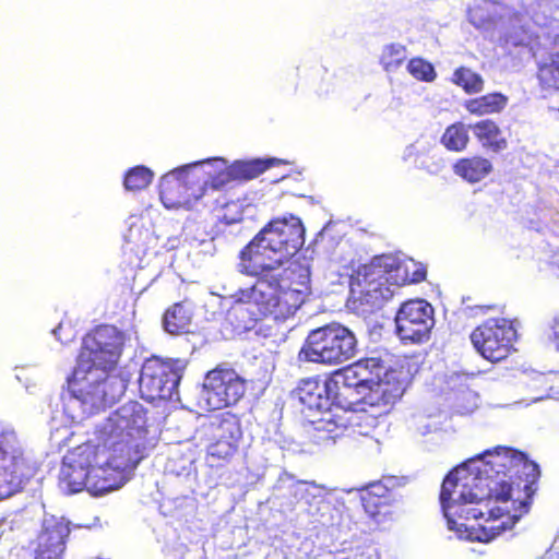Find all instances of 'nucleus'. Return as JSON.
I'll use <instances>...</instances> for the list:
<instances>
[{
  "label": "nucleus",
  "mask_w": 559,
  "mask_h": 559,
  "mask_svg": "<svg viewBox=\"0 0 559 559\" xmlns=\"http://www.w3.org/2000/svg\"><path fill=\"white\" fill-rule=\"evenodd\" d=\"M304 236L300 218L290 215L272 221L250 241L240 253L238 269L259 278L253 286L230 296L234 304L228 320L250 329L264 317L285 320L296 312L310 292L309 269L297 265L290 270L297 281L286 288L278 284L280 273L275 272L302 247Z\"/></svg>",
  "instance_id": "obj_1"
},
{
  "label": "nucleus",
  "mask_w": 559,
  "mask_h": 559,
  "mask_svg": "<svg viewBox=\"0 0 559 559\" xmlns=\"http://www.w3.org/2000/svg\"><path fill=\"white\" fill-rule=\"evenodd\" d=\"M520 466L527 478L538 476V465L524 453L498 447L483 456L468 460L455 467L444 478L440 491V504L449 531L460 539L489 543L504 530V523L495 524L500 510L490 508L495 493L497 501L511 498V486L503 478L518 474Z\"/></svg>",
  "instance_id": "obj_2"
},
{
  "label": "nucleus",
  "mask_w": 559,
  "mask_h": 559,
  "mask_svg": "<svg viewBox=\"0 0 559 559\" xmlns=\"http://www.w3.org/2000/svg\"><path fill=\"white\" fill-rule=\"evenodd\" d=\"M126 341V334L112 325L98 326L84 337L69 381L71 394L64 405L73 420H83L115 403L126 392V380L108 374L117 365Z\"/></svg>",
  "instance_id": "obj_3"
},
{
  "label": "nucleus",
  "mask_w": 559,
  "mask_h": 559,
  "mask_svg": "<svg viewBox=\"0 0 559 559\" xmlns=\"http://www.w3.org/2000/svg\"><path fill=\"white\" fill-rule=\"evenodd\" d=\"M67 453L60 469V486L69 493L83 489L98 497L122 487L131 471L118 467V456L97 438Z\"/></svg>",
  "instance_id": "obj_4"
},
{
  "label": "nucleus",
  "mask_w": 559,
  "mask_h": 559,
  "mask_svg": "<svg viewBox=\"0 0 559 559\" xmlns=\"http://www.w3.org/2000/svg\"><path fill=\"white\" fill-rule=\"evenodd\" d=\"M425 276V267L414 260L402 262L396 257L383 254L373 258L350 276V295L354 302L378 308L393 297L395 289L419 283Z\"/></svg>",
  "instance_id": "obj_5"
},
{
  "label": "nucleus",
  "mask_w": 559,
  "mask_h": 559,
  "mask_svg": "<svg viewBox=\"0 0 559 559\" xmlns=\"http://www.w3.org/2000/svg\"><path fill=\"white\" fill-rule=\"evenodd\" d=\"M146 412L130 401L110 414L98 428L97 438L118 456V467L132 471L145 449Z\"/></svg>",
  "instance_id": "obj_6"
},
{
  "label": "nucleus",
  "mask_w": 559,
  "mask_h": 559,
  "mask_svg": "<svg viewBox=\"0 0 559 559\" xmlns=\"http://www.w3.org/2000/svg\"><path fill=\"white\" fill-rule=\"evenodd\" d=\"M468 20L487 38L504 45H525L530 38V26L523 15L504 3L479 0L468 10Z\"/></svg>",
  "instance_id": "obj_7"
},
{
  "label": "nucleus",
  "mask_w": 559,
  "mask_h": 559,
  "mask_svg": "<svg viewBox=\"0 0 559 559\" xmlns=\"http://www.w3.org/2000/svg\"><path fill=\"white\" fill-rule=\"evenodd\" d=\"M285 162L277 158H267V159H252V160H239L234 163L229 168H227L226 160L223 158H207L200 162H194L181 167H178L166 175H164L160 179L159 183V194L163 204L166 207L177 206L179 204H185L189 201L187 198H176L173 193V185L175 183L180 187L178 180H175L179 174L185 170L198 168V167H215V173H218V177L215 179V185H224L229 181V179H253L258 177L265 169L284 164Z\"/></svg>",
  "instance_id": "obj_8"
},
{
  "label": "nucleus",
  "mask_w": 559,
  "mask_h": 559,
  "mask_svg": "<svg viewBox=\"0 0 559 559\" xmlns=\"http://www.w3.org/2000/svg\"><path fill=\"white\" fill-rule=\"evenodd\" d=\"M358 342L346 326L331 323L312 330L299 352V359L323 365H340L357 355Z\"/></svg>",
  "instance_id": "obj_9"
},
{
  "label": "nucleus",
  "mask_w": 559,
  "mask_h": 559,
  "mask_svg": "<svg viewBox=\"0 0 559 559\" xmlns=\"http://www.w3.org/2000/svg\"><path fill=\"white\" fill-rule=\"evenodd\" d=\"M28 476L29 467L15 431L0 426V500L16 493Z\"/></svg>",
  "instance_id": "obj_10"
},
{
  "label": "nucleus",
  "mask_w": 559,
  "mask_h": 559,
  "mask_svg": "<svg viewBox=\"0 0 559 559\" xmlns=\"http://www.w3.org/2000/svg\"><path fill=\"white\" fill-rule=\"evenodd\" d=\"M186 368L183 360L164 361L153 357L141 369L139 385L142 397L148 401L170 400L177 393V386Z\"/></svg>",
  "instance_id": "obj_11"
},
{
  "label": "nucleus",
  "mask_w": 559,
  "mask_h": 559,
  "mask_svg": "<svg viewBox=\"0 0 559 559\" xmlns=\"http://www.w3.org/2000/svg\"><path fill=\"white\" fill-rule=\"evenodd\" d=\"M515 334L510 321L504 318H492L473 331L471 341L485 359L500 361L509 355Z\"/></svg>",
  "instance_id": "obj_12"
},
{
  "label": "nucleus",
  "mask_w": 559,
  "mask_h": 559,
  "mask_svg": "<svg viewBox=\"0 0 559 559\" xmlns=\"http://www.w3.org/2000/svg\"><path fill=\"white\" fill-rule=\"evenodd\" d=\"M395 324L402 342L425 343L430 338L435 325L433 308L424 299L408 300L399 309Z\"/></svg>",
  "instance_id": "obj_13"
},
{
  "label": "nucleus",
  "mask_w": 559,
  "mask_h": 559,
  "mask_svg": "<svg viewBox=\"0 0 559 559\" xmlns=\"http://www.w3.org/2000/svg\"><path fill=\"white\" fill-rule=\"evenodd\" d=\"M245 392V380L235 370L216 368L207 372L201 396L209 409H219L236 404Z\"/></svg>",
  "instance_id": "obj_14"
},
{
  "label": "nucleus",
  "mask_w": 559,
  "mask_h": 559,
  "mask_svg": "<svg viewBox=\"0 0 559 559\" xmlns=\"http://www.w3.org/2000/svg\"><path fill=\"white\" fill-rule=\"evenodd\" d=\"M69 522L63 518L45 515L37 537L35 559H63Z\"/></svg>",
  "instance_id": "obj_15"
},
{
  "label": "nucleus",
  "mask_w": 559,
  "mask_h": 559,
  "mask_svg": "<svg viewBox=\"0 0 559 559\" xmlns=\"http://www.w3.org/2000/svg\"><path fill=\"white\" fill-rule=\"evenodd\" d=\"M295 394L304 406L301 412L306 418L314 417L316 413L321 415L332 412L334 401L337 399L329 380L305 379L300 382Z\"/></svg>",
  "instance_id": "obj_16"
},
{
  "label": "nucleus",
  "mask_w": 559,
  "mask_h": 559,
  "mask_svg": "<svg viewBox=\"0 0 559 559\" xmlns=\"http://www.w3.org/2000/svg\"><path fill=\"white\" fill-rule=\"evenodd\" d=\"M406 386V377L403 371L386 369L379 376L367 401L376 405L394 404L404 393Z\"/></svg>",
  "instance_id": "obj_17"
},
{
  "label": "nucleus",
  "mask_w": 559,
  "mask_h": 559,
  "mask_svg": "<svg viewBox=\"0 0 559 559\" xmlns=\"http://www.w3.org/2000/svg\"><path fill=\"white\" fill-rule=\"evenodd\" d=\"M347 430L346 420L336 414L323 413L319 418L307 417L304 431L313 443L335 441Z\"/></svg>",
  "instance_id": "obj_18"
},
{
  "label": "nucleus",
  "mask_w": 559,
  "mask_h": 559,
  "mask_svg": "<svg viewBox=\"0 0 559 559\" xmlns=\"http://www.w3.org/2000/svg\"><path fill=\"white\" fill-rule=\"evenodd\" d=\"M202 171L209 177H213V186L219 187L221 185H215V179L218 177V173H215V167H198L189 170H185L181 174H179L177 177H175V180H178L180 187H178L175 183L173 185V193L176 198H187L189 201L185 204H179L176 207L181 206H190L192 200H198L201 197L200 189H195L192 187L194 183L193 178L197 177V179H200V176H197V173ZM175 206H171L170 209H174Z\"/></svg>",
  "instance_id": "obj_19"
},
{
  "label": "nucleus",
  "mask_w": 559,
  "mask_h": 559,
  "mask_svg": "<svg viewBox=\"0 0 559 559\" xmlns=\"http://www.w3.org/2000/svg\"><path fill=\"white\" fill-rule=\"evenodd\" d=\"M453 171L463 180L477 183L492 171V164L489 159L480 156L461 158L454 164Z\"/></svg>",
  "instance_id": "obj_20"
},
{
  "label": "nucleus",
  "mask_w": 559,
  "mask_h": 559,
  "mask_svg": "<svg viewBox=\"0 0 559 559\" xmlns=\"http://www.w3.org/2000/svg\"><path fill=\"white\" fill-rule=\"evenodd\" d=\"M471 130L481 145L493 152L507 148V141L501 136V130L492 120H481L471 124Z\"/></svg>",
  "instance_id": "obj_21"
},
{
  "label": "nucleus",
  "mask_w": 559,
  "mask_h": 559,
  "mask_svg": "<svg viewBox=\"0 0 559 559\" xmlns=\"http://www.w3.org/2000/svg\"><path fill=\"white\" fill-rule=\"evenodd\" d=\"M212 438L226 440L239 444L242 436L239 418L233 414L226 413L216 417L210 424Z\"/></svg>",
  "instance_id": "obj_22"
},
{
  "label": "nucleus",
  "mask_w": 559,
  "mask_h": 559,
  "mask_svg": "<svg viewBox=\"0 0 559 559\" xmlns=\"http://www.w3.org/2000/svg\"><path fill=\"white\" fill-rule=\"evenodd\" d=\"M508 104V97L501 93H490L481 97L466 100L465 109L475 116H485L502 111Z\"/></svg>",
  "instance_id": "obj_23"
},
{
  "label": "nucleus",
  "mask_w": 559,
  "mask_h": 559,
  "mask_svg": "<svg viewBox=\"0 0 559 559\" xmlns=\"http://www.w3.org/2000/svg\"><path fill=\"white\" fill-rule=\"evenodd\" d=\"M191 322V310L185 302L175 304L163 318V325L169 334H180L188 331Z\"/></svg>",
  "instance_id": "obj_24"
},
{
  "label": "nucleus",
  "mask_w": 559,
  "mask_h": 559,
  "mask_svg": "<svg viewBox=\"0 0 559 559\" xmlns=\"http://www.w3.org/2000/svg\"><path fill=\"white\" fill-rule=\"evenodd\" d=\"M354 366L365 392V400H367L379 376L384 372V366L377 358L361 359L355 362Z\"/></svg>",
  "instance_id": "obj_25"
},
{
  "label": "nucleus",
  "mask_w": 559,
  "mask_h": 559,
  "mask_svg": "<svg viewBox=\"0 0 559 559\" xmlns=\"http://www.w3.org/2000/svg\"><path fill=\"white\" fill-rule=\"evenodd\" d=\"M538 79L543 86L559 90V36L555 39L549 60L539 67Z\"/></svg>",
  "instance_id": "obj_26"
},
{
  "label": "nucleus",
  "mask_w": 559,
  "mask_h": 559,
  "mask_svg": "<svg viewBox=\"0 0 559 559\" xmlns=\"http://www.w3.org/2000/svg\"><path fill=\"white\" fill-rule=\"evenodd\" d=\"M124 239L128 243L133 245L138 251H145L151 242L154 241L153 233L144 226L143 221L139 217L130 218Z\"/></svg>",
  "instance_id": "obj_27"
},
{
  "label": "nucleus",
  "mask_w": 559,
  "mask_h": 559,
  "mask_svg": "<svg viewBox=\"0 0 559 559\" xmlns=\"http://www.w3.org/2000/svg\"><path fill=\"white\" fill-rule=\"evenodd\" d=\"M471 124L466 126L462 122H456L449 126L442 134L441 143L453 152H462L466 148L469 141L468 131Z\"/></svg>",
  "instance_id": "obj_28"
},
{
  "label": "nucleus",
  "mask_w": 559,
  "mask_h": 559,
  "mask_svg": "<svg viewBox=\"0 0 559 559\" xmlns=\"http://www.w3.org/2000/svg\"><path fill=\"white\" fill-rule=\"evenodd\" d=\"M354 364L336 371L332 378L329 379L330 385L332 390L336 393V395L341 394V390L354 389L357 394L361 395L365 399V392L362 391V386L359 378L355 372Z\"/></svg>",
  "instance_id": "obj_29"
},
{
  "label": "nucleus",
  "mask_w": 559,
  "mask_h": 559,
  "mask_svg": "<svg viewBox=\"0 0 559 559\" xmlns=\"http://www.w3.org/2000/svg\"><path fill=\"white\" fill-rule=\"evenodd\" d=\"M406 57L405 46L393 43L383 47L380 63L386 72H394L401 67Z\"/></svg>",
  "instance_id": "obj_30"
},
{
  "label": "nucleus",
  "mask_w": 559,
  "mask_h": 559,
  "mask_svg": "<svg viewBox=\"0 0 559 559\" xmlns=\"http://www.w3.org/2000/svg\"><path fill=\"white\" fill-rule=\"evenodd\" d=\"M453 81L468 94H476L484 90L483 78L467 68L457 69Z\"/></svg>",
  "instance_id": "obj_31"
},
{
  "label": "nucleus",
  "mask_w": 559,
  "mask_h": 559,
  "mask_svg": "<svg viewBox=\"0 0 559 559\" xmlns=\"http://www.w3.org/2000/svg\"><path fill=\"white\" fill-rule=\"evenodd\" d=\"M153 178V171L144 166H136L130 169L124 177V188L129 191H136L146 188Z\"/></svg>",
  "instance_id": "obj_32"
},
{
  "label": "nucleus",
  "mask_w": 559,
  "mask_h": 559,
  "mask_svg": "<svg viewBox=\"0 0 559 559\" xmlns=\"http://www.w3.org/2000/svg\"><path fill=\"white\" fill-rule=\"evenodd\" d=\"M407 71L413 78L424 82H432L437 76L433 66L423 58L411 59Z\"/></svg>",
  "instance_id": "obj_33"
},
{
  "label": "nucleus",
  "mask_w": 559,
  "mask_h": 559,
  "mask_svg": "<svg viewBox=\"0 0 559 559\" xmlns=\"http://www.w3.org/2000/svg\"><path fill=\"white\" fill-rule=\"evenodd\" d=\"M212 443L207 448V453L211 457L229 460L238 450V444L216 438H212Z\"/></svg>",
  "instance_id": "obj_34"
},
{
  "label": "nucleus",
  "mask_w": 559,
  "mask_h": 559,
  "mask_svg": "<svg viewBox=\"0 0 559 559\" xmlns=\"http://www.w3.org/2000/svg\"><path fill=\"white\" fill-rule=\"evenodd\" d=\"M323 488L321 486L316 485L314 483H305L298 481L295 485V496L299 497L302 500H306L307 503L310 502V498H317L322 495Z\"/></svg>",
  "instance_id": "obj_35"
},
{
  "label": "nucleus",
  "mask_w": 559,
  "mask_h": 559,
  "mask_svg": "<svg viewBox=\"0 0 559 559\" xmlns=\"http://www.w3.org/2000/svg\"><path fill=\"white\" fill-rule=\"evenodd\" d=\"M550 2L548 0H539L536 3V8L532 9L531 20L539 26H545L548 24V19L550 16Z\"/></svg>",
  "instance_id": "obj_36"
},
{
  "label": "nucleus",
  "mask_w": 559,
  "mask_h": 559,
  "mask_svg": "<svg viewBox=\"0 0 559 559\" xmlns=\"http://www.w3.org/2000/svg\"><path fill=\"white\" fill-rule=\"evenodd\" d=\"M386 491V488L380 484L371 485L369 489H367L366 493L362 496V502L368 512H370L371 515H376V511H370L369 506L373 503L372 497H378L379 499L384 496Z\"/></svg>",
  "instance_id": "obj_37"
},
{
  "label": "nucleus",
  "mask_w": 559,
  "mask_h": 559,
  "mask_svg": "<svg viewBox=\"0 0 559 559\" xmlns=\"http://www.w3.org/2000/svg\"><path fill=\"white\" fill-rule=\"evenodd\" d=\"M346 559H379L374 547H358Z\"/></svg>",
  "instance_id": "obj_38"
},
{
  "label": "nucleus",
  "mask_w": 559,
  "mask_h": 559,
  "mask_svg": "<svg viewBox=\"0 0 559 559\" xmlns=\"http://www.w3.org/2000/svg\"><path fill=\"white\" fill-rule=\"evenodd\" d=\"M552 332H554V336L558 343V348H559V319L555 320L554 325H552Z\"/></svg>",
  "instance_id": "obj_39"
},
{
  "label": "nucleus",
  "mask_w": 559,
  "mask_h": 559,
  "mask_svg": "<svg viewBox=\"0 0 559 559\" xmlns=\"http://www.w3.org/2000/svg\"><path fill=\"white\" fill-rule=\"evenodd\" d=\"M552 263L559 267V252L554 255Z\"/></svg>",
  "instance_id": "obj_40"
},
{
  "label": "nucleus",
  "mask_w": 559,
  "mask_h": 559,
  "mask_svg": "<svg viewBox=\"0 0 559 559\" xmlns=\"http://www.w3.org/2000/svg\"><path fill=\"white\" fill-rule=\"evenodd\" d=\"M62 329V324H59L57 329H55L52 332L57 336L58 332Z\"/></svg>",
  "instance_id": "obj_41"
},
{
  "label": "nucleus",
  "mask_w": 559,
  "mask_h": 559,
  "mask_svg": "<svg viewBox=\"0 0 559 559\" xmlns=\"http://www.w3.org/2000/svg\"><path fill=\"white\" fill-rule=\"evenodd\" d=\"M419 143H416L415 145H412L411 148H416Z\"/></svg>",
  "instance_id": "obj_42"
},
{
  "label": "nucleus",
  "mask_w": 559,
  "mask_h": 559,
  "mask_svg": "<svg viewBox=\"0 0 559 559\" xmlns=\"http://www.w3.org/2000/svg\"><path fill=\"white\" fill-rule=\"evenodd\" d=\"M558 111H559V107H558Z\"/></svg>",
  "instance_id": "obj_43"
}]
</instances>
